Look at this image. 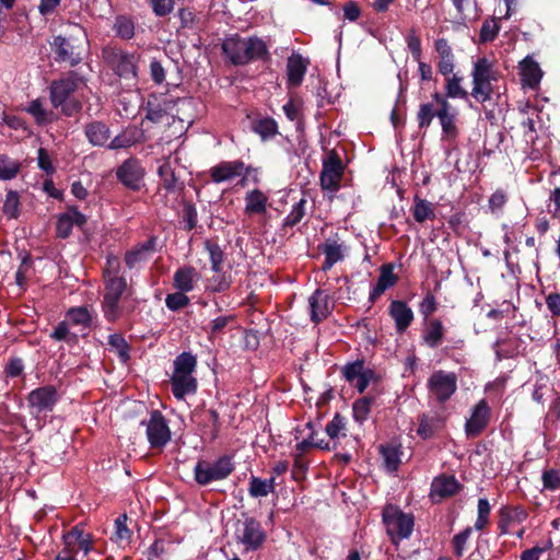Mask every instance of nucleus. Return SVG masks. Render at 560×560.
Returning <instances> with one entry per match:
<instances>
[{
    "label": "nucleus",
    "instance_id": "nucleus-41",
    "mask_svg": "<svg viewBox=\"0 0 560 560\" xmlns=\"http://www.w3.org/2000/svg\"><path fill=\"white\" fill-rule=\"evenodd\" d=\"M197 368V358L191 352H182L174 360L173 374H192Z\"/></svg>",
    "mask_w": 560,
    "mask_h": 560
},
{
    "label": "nucleus",
    "instance_id": "nucleus-29",
    "mask_svg": "<svg viewBox=\"0 0 560 560\" xmlns=\"http://www.w3.org/2000/svg\"><path fill=\"white\" fill-rule=\"evenodd\" d=\"M435 50L439 54L440 61L438 63L439 72L447 77L454 71L455 57L446 38H439L435 40Z\"/></svg>",
    "mask_w": 560,
    "mask_h": 560
},
{
    "label": "nucleus",
    "instance_id": "nucleus-1",
    "mask_svg": "<svg viewBox=\"0 0 560 560\" xmlns=\"http://www.w3.org/2000/svg\"><path fill=\"white\" fill-rule=\"evenodd\" d=\"M54 60L73 68L80 65L89 52L90 42L85 28L78 24H69L67 30L54 36L50 42Z\"/></svg>",
    "mask_w": 560,
    "mask_h": 560
},
{
    "label": "nucleus",
    "instance_id": "nucleus-61",
    "mask_svg": "<svg viewBox=\"0 0 560 560\" xmlns=\"http://www.w3.org/2000/svg\"><path fill=\"white\" fill-rule=\"evenodd\" d=\"M72 223L70 221V213H61L56 223V235L59 238H68L72 232Z\"/></svg>",
    "mask_w": 560,
    "mask_h": 560
},
{
    "label": "nucleus",
    "instance_id": "nucleus-9",
    "mask_svg": "<svg viewBox=\"0 0 560 560\" xmlns=\"http://www.w3.org/2000/svg\"><path fill=\"white\" fill-rule=\"evenodd\" d=\"M345 174V165L337 151L331 150L323 160L319 184L324 191L337 192Z\"/></svg>",
    "mask_w": 560,
    "mask_h": 560
},
{
    "label": "nucleus",
    "instance_id": "nucleus-34",
    "mask_svg": "<svg viewBox=\"0 0 560 560\" xmlns=\"http://www.w3.org/2000/svg\"><path fill=\"white\" fill-rule=\"evenodd\" d=\"M115 35L122 40H130L135 37L136 24L133 19L127 14H119L113 24Z\"/></svg>",
    "mask_w": 560,
    "mask_h": 560
},
{
    "label": "nucleus",
    "instance_id": "nucleus-53",
    "mask_svg": "<svg viewBox=\"0 0 560 560\" xmlns=\"http://www.w3.org/2000/svg\"><path fill=\"white\" fill-rule=\"evenodd\" d=\"M187 292L178 291L174 293H170L165 298V305L172 312H178L184 307L188 306L190 303L189 296L186 295Z\"/></svg>",
    "mask_w": 560,
    "mask_h": 560
},
{
    "label": "nucleus",
    "instance_id": "nucleus-42",
    "mask_svg": "<svg viewBox=\"0 0 560 560\" xmlns=\"http://www.w3.org/2000/svg\"><path fill=\"white\" fill-rule=\"evenodd\" d=\"M84 533L83 524H77L73 526L70 530L63 533L62 535V541H63V549L61 550V553H77V545L80 538H82V534Z\"/></svg>",
    "mask_w": 560,
    "mask_h": 560
},
{
    "label": "nucleus",
    "instance_id": "nucleus-6",
    "mask_svg": "<svg viewBox=\"0 0 560 560\" xmlns=\"http://www.w3.org/2000/svg\"><path fill=\"white\" fill-rule=\"evenodd\" d=\"M382 518L386 533L394 545L410 537L415 526L412 514L402 512L396 505L387 504L383 509Z\"/></svg>",
    "mask_w": 560,
    "mask_h": 560
},
{
    "label": "nucleus",
    "instance_id": "nucleus-23",
    "mask_svg": "<svg viewBox=\"0 0 560 560\" xmlns=\"http://www.w3.org/2000/svg\"><path fill=\"white\" fill-rule=\"evenodd\" d=\"M308 61L300 54H292L287 60L288 86L298 88L302 84L307 71Z\"/></svg>",
    "mask_w": 560,
    "mask_h": 560
},
{
    "label": "nucleus",
    "instance_id": "nucleus-20",
    "mask_svg": "<svg viewBox=\"0 0 560 560\" xmlns=\"http://www.w3.org/2000/svg\"><path fill=\"white\" fill-rule=\"evenodd\" d=\"M158 236L151 235L149 238L132 249L127 250L124 257L125 264L129 269H133L140 262L147 261L151 254L156 250Z\"/></svg>",
    "mask_w": 560,
    "mask_h": 560
},
{
    "label": "nucleus",
    "instance_id": "nucleus-43",
    "mask_svg": "<svg viewBox=\"0 0 560 560\" xmlns=\"http://www.w3.org/2000/svg\"><path fill=\"white\" fill-rule=\"evenodd\" d=\"M445 78V94H443L445 100L448 101V98H462L466 101L468 98V92L460 85L463 79L457 74H453L452 77L447 75Z\"/></svg>",
    "mask_w": 560,
    "mask_h": 560
},
{
    "label": "nucleus",
    "instance_id": "nucleus-52",
    "mask_svg": "<svg viewBox=\"0 0 560 560\" xmlns=\"http://www.w3.org/2000/svg\"><path fill=\"white\" fill-rule=\"evenodd\" d=\"M499 31L500 25L495 19L485 20L479 32V43L486 44L493 42L498 36Z\"/></svg>",
    "mask_w": 560,
    "mask_h": 560
},
{
    "label": "nucleus",
    "instance_id": "nucleus-21",
    "mask_svg": "<svg viewBox=\"0 0 560 560\" xmlns=\"http://www.w3.org/2000/svg\"><path fill=\"white\" fill-rule=\"evenodd\" d=\"M318 250L325 255L322 270L328 271L335 264L343 260L346 246L340 244L337 238L328 237L324 243L318 245Z\"/></svg>",
    "mask_w": 560,
    "mask_h": 560
},
{
    "label": "nucleus",
    "instance_id": "nucleus-17",
    "mask_svg": "<svg viewBox=\"0 0 560 560\" xmlns=\"http://www.w3.org/2000/svg\"><path fill=\"white\" fill-rule=\"evenodd\" d=\"M245 163L242 160L222 161L210 168V177L213 183L220 184L235 177L246 175Z\"/></svg>",
    "mask_w": 560,
    "mask_h": 560
},
{
    "label": "nucleus",
    "instance_id": "nucleus-18",
    "mask_svg": "<svg viewBox=\"0 0 560 560\" xmlns=\"http://www.w3.org/2000/svg\"><path fill=\"white\" fill-rule=\"evenodd\" d=\"M447 329L441 318H431L423 320L421 331V343L430 349L439 348L446 336Z\"/></svg>",
    "mask_w": 560,
    "mask_h": 560
},
{
    "label": "nucleus",
    "instance_id": "nucleus-25",
    "mask_svg": "<svg viewBox=\"0 0 560 560\" xmlns=\"http://www.w3.org/2000/svg\"><path fill=\"white\" fill-rule=\"evenodd\" d=\"M158 176L161 180V186L168 194H174L177 190L184 188V184L179 182L178 176L175 173V168L172 166L170 159H164L156 170Z\"/></svg>",
    "mask_w": 560,
    "mask_h": 560
},
{
    "label": "nucleus",
    "instance_id": "nucleus-24",
    "mask_svg": "<svg viewBox=\"0 0 560 560\" xmlns=\"http://www.w3.org/2000/svg\"><path fill=\"white\" fill-rule=\"evenodd\" d=\"M520 75L522 84L534 90L541 81L542 71L538 62H536L533 57L526 56L520 62Z\"/></svg>",
    "mask_w": 560,
    "mask_h": 560
},
{
    "label": "nucleus",
    "instance_id": "nucleus-3",
    "mask_svg": "<svg viewBox=\"0 0 560 560\" xmlns=\"http://www.w3.org/2000/svg\"><path fill=\"white\" fill-rule=\"evenodd\" d=\"M79 75L75 71H69L49 85V100L55 108H60L62 115L72 117L82 110V102L73 94L79 86Z\"/></svg>",
    "mask_w": 560,
    "mask_h": 560
},
{
    "label": "nucleus",
    "instance_id": "nucleus-57",
    "mask_svg": "<svg viewBox=\"0 0 560 560\" xmlns=\"http://www.w3.org/2000/svg\"><path fill=\"white\" fill-rule=\"evenodd\" d=\"M182 219L186 223V231H191L197 226L198 212L196 206L191 201H183Z\"/></svg>",
    "mask_w": 560,
    "mask_h": 560
},
{
    "label": "nucleus",
    "instance_id": "nucleus-38",
    "mask_svg": "<svg viewBox=\"0 0 560 560\" xmlns=\"http://www.w3.org/2000/svg\"><path fill=\"white\" fill-rule=\"evenodd\" d=\"M412 215L418 223H423L427 220L434 219L435 212L430 201L416 195L413 199Z\"/></svg>",
    "mask_w": 560,
    "mask_h": 560
},
{
    "label": "nucleus",
    "instance_id": "nucleus-7",
    "mask_svg": "<svg viewBox=\"0 0 560 560\" xmlns=\"http://www.w3.org/2000/svg\"><path fill=\"white\" fill-rule=\"evenodd\" d=\"M234 469L233 456L222 455L214 462L198 460L194 467V477L199 486H208L213 481L226 479Z\"/></svg>",
    "mask_w": 560,
    "mask_h": 560
},
{
    "label": "nucleus",
    "instance_id": "nucleus-27",
    "mask_svg": "<svg viewBox=\"0 0 560 560\" xmlns=\"http://www.w3.org/2000/svg\"><path fill=\"white\" fill-rule=\"evenodd\" d=\"M84 135L94 147H107L110 139L109 127L101 120H94L84 126Z\"/></svg>",
    "mask_w": 560,
    "mask_h": 560
},
{
    "label": "nucleus",
    "instance_id": "nucleus-47",
    "mask_svg": "<svg viewBox=\"0 0 560 560\" xmlns=\"http://www.w3.org/2000/svg\"><path fill=\"white\" fill-rule=\"evenodd\" d=\"M472 79H482V80H494L497 81L495 71L493 70L492 62L486 58H478L474 65L472 69Z\"/></svg>",
    "mask_w": 560,
    "mask_h": 560
},
{
    "label": "nucleus",
    "instance_id": "nucleus-50",
    "mask_svg": "<svg viewBox=\"0 0 560 560\" xmlns=\"http://www.w3.org/2000/svg\"><path fill=\"white\" fill-rule=\"evenodd\" d=\"M3 214L9 219H16L20 215V196L15 190H9L2 207Z\"/></svg>",
    "mask_w": 560,
    "mask_h": 560
},
{
    "label": "nucleus",
    "instance_id": "nucleus-15",
    "mask_svg": "<svg viewBox=\"0 0 560 560\" xmlns=\"http://www.w3.org/2000/svg\"><path fill=\"white\" fill-rule=\"evenodd\" d=\"M491 409L486 399L479 400L472 408L470 418L466 421L465 432L468 438H476L487 428Z\"/></svg>",
    "mask_w": 560,
    "mask_h": 560
},
{
    "label": "nucleus",
    "instance_id": "nucleus-58",
    "mask_svg": "<svg viewBox=\"0 0 560 560\" xmlns=\"http://www.w3.org/2000/svg\"><path fill=\"white\" fill-rule=\"evenodd\" d=\"M472 534V527L467 526L465 529L456 534L452 539V545L454 549V555L457 558H462L464 556V551L466 548V544Z\"/></svg>",
    "mask_w": 560,
    "mask_h": 560
},
{
    "label": "nucleus",
    "instance_id": "nucleus-31",
    "mask_svg": "<svg viewBox=\"0 0 560 560\" xmlns=\"http://www.w3.org/2000/svg\"><path fill=\"white\" fill-rule=\"evenodd\" d=\"M444 427V419L439 415L423 413L419 418L417 434L422 440H429Z\"/></svg>",
    "mask_w": 560,
    "mask_h": 560
},
{
    "label": "nucleus",
    "instance_id": "nucleus-59",
    "mask_svg": "<svg viewBox=\"0 0 560 560\" xmlns=\"http://www.w3.org/2000/svg\"><path fill=\"white\" fill-rule=\"evenodd\" d=\"M542 486L546 490L556 491L560 489V470L545 469L541 475Z\"/></svg>",
    "mask_w": 560,
    "mask_h": 560
},
{
    "label": "nucleus",
    "instance_id": "nucleus-45",
    "mask_svg": "<svg viewBox=\"0 0 560 560\" xmlns=\"http://www.w3.org/2000/svg\"><path fill=\"white\" fill-rule=\"evenodd\" d=\"M49 337L55 341H65L68 345H75L79 341L78 335L70 331L69 322L67 319L57 324Z\"/></svg>",
    "mask_w": 560,
    "mask_h": 560
},
{
    "label": "nucleus",
    "instance_id": "nucleus-13",
    "mask_svg": "<svg viewBox=\"0 0 560 560\" xmlns=\"http://www.w3.org/2000/svg\"><path fill=\"white\" fill-rule=\"evenodd\" d=\"M59 399L58 392L52 385H45L31 390L27 395V401L35 412L42 413L52 411Z\"/></svg>",
    "mask_w": 560,
    "mask_h": 560
},
{
    "label": "nucleus",
    "instance_id": "nucleus-26",
    "mask_svg": "<svg viewBox=\"0 0 560 560\" xmlns=\"http://www.w3.org/2000/svg\"><path fill=\"white\" fill-rule=\"evenodd\" d=\"M171 387L174 397L182 400L187 395H191L197 392L198 382L192 374H172Z\"/></svg>",
    "mask_w": 560,
    "mask_h": 560
},
{
    "label": "nucleus",
    "instance_id": "nucleus-37",
    "mask_svg": "<svg viewBox=\"0 0 560 560\" xmlns=\"http://www.w3.org/2000/svg\"><path fill=\"white\" fill-rule=\"evenodd\" d=\"M380 453L384 459L385 468L390 472L397 471L401 464L400 446L399 445L396 446V445H392V444H386V445L382 444V445H380Z\"/></svg>",
    "mask_w": 560,
    "mask_h": 560
},
{
    "label": "nucleus",
    "instance_id": "nucleus-54",
    "mask_svg": "<svg viewBox=\"0 0 560 560\" xmlns=\"http://www.w3.org/2000/svg\"><path fill=\"white\" fill-rule=\"evenodd\" d=\"M305 206L306 199L302 198L299 202H296L290 213L284 218L283 226L293 228L299 224L302 219L305 217Z\"/></svg>",
    "mask_w": 560,
    "mask_h": 560
},
{
    "label": "nucleus",
    "instance_id": "nucleus-40",
    "mask_svg": "<svg viewBox=\"0 0 560 560\" xmlns=\"http://www.w3.org/2000/svg\"><path fill=\"white\" fill-rule=\"evenodd\" d=\"M108 345L110 351L116 353L121 363H127L130 360V345L121 334L109 335Z\"/></svg>",
    "mask_w": 560,
    "mask_h": 560
},
{
    "label": "nucleus",
    "instance_id": "nucleus-44",
    "mask_svg": "<svg viewBox=\"0 0 560 560\" xmlns=\"http://www.w3.org/2000/svg\"><path fill=\"white\" fill-rule=\"evenodd\" d=\"M493 80L472 79L471 96L479 103L489 101L493 94Z\"/></svg>",
    "mask_w": 560,
    "mask_h": 560
},
{
    "label": "nucleus",
    "instance_id": "nucleus-19",
    "mask_svg": "<svg viewBox=\"0 0 560 560\" xmlns=\"http://www.w3.org/2000/svg\"><path fill=\"white\" fill-rule=\"evenodd\" d=\"M388 314L394 320L398 334H404L415 319L413 311L402 300H393L388 307Z\"/></svg>",
    "mask_w": 560,
    "mask_h": 560
},
{
    "label": "nucleus",
    "instance_id": "nucleus-8",
    "mask_svg": "<svg viewBox=\"0 0 560 560\" xmlns=\"http://www.w3.org/2000/svg\"><path fill=\"white\" fill-rule=\"evenodd\" d=\"M141 425L145 427L147 439L152 450L162 451L172 439L168 421L158 409L151 410L149 420H142Z\"/></svg>",
    "mask_w": 560,
    "mask_h": 560
},
{
    "label": "nucleus",
    "instance_id": "nucleus-16",
    "mask_svg": "<svg viewBox=\"0 0 560 560\" xmlns=\"http://www.w3.org/2000/svg\"><path fill=\"white\" fill-rule=\"evenodd\" d=\"M237 538L240 542L246 546L247 550H257L264 545L266 534L255 517L246 516L242 534Z\"/></svg>",
    "mask_w": 560,
    "mask_h": 560
},
{
    "label": "nucleus",
    "instance_id": "nucleus-4",
    "mask_svg": "<svg viewBox=\"0 0 560 560\" xmlns=\"http://www.w3.org/2000/svg\"><path fill=\"white\" fill-rule=\"evenodd\" d=\"M141 55L137 51H127L126 49L108 44L102 48V59L104 63L124 80H133L138 82V70Z\"/></svg>",
    "mask_w": 560,
    "mask_h": 560
},
{
    "label": "nucleus",
    "instance_id": "nucleus-33",
    "mask_svg": "<svg viewBox=\"0 0 560 560\" xmlns=\"http://www.w3.org/2000/svg\"><path fill=\"white\" fill-rule=\"evenodd\" d=\"M24 110L34 118L36 125L38 126H46L57 119L52 110H47L44 108L40 98L31 101Z\"/></svg>",
    "mask_w": 560,
    "mask_h": 560
},
{
    "label": "nucleus",
    "instance_id": "nucleus-51",
    "mask_svg": "<svg viewBox=\"0 0 560 560\" xmlns=\"http://www.w3.org/2000/svg\"><path fill=\"white\" fill-rule=\"evenodd\" d=\"M346 417L341 416L339 412H336L332 419L327 423L325 431L331 440H335L340 435L346 436Z\"/></svg>",
    "mask_w": 560,
    "mask_h": 560
},
{
    "label": "nucleus",
    "instance_id": "nucleus-28",
    "mask_svg": "<svg viewBox=\"0 0 560 560\" xmlns=\"http://www.w3.org/2000/svg\"><path fill=\"white\" fill-rule=\"evenodd\" d=\"M460 483L453 475H440L435 477L431 485V493L441 499L455 495L460 489Z\"/></svg>",
    "mask_w": 560,
    "mask_h": 560
},
{
    "label": "nucleus",
    "instance_id": "nucleus-48",
    "mask_svg": "<svg viewBox=\"0 0 560 560\" xmlns=\"http://www.w3.org/2000/svg\"><path fill=\"white\" fill-rule=\"evenodd\" d=\"M21 170V163L9 158L5 154H0V179L10 180L18 176Z\"/></svg>",
    "mask_w": 560,
    "mask_h": 560
},
{
    "label": "nucleus",
    "instance_id": "nucleus-60",
    "mask_svg": "<svg viewBox=\"0 0 560 560\" xmlns=\"http://www.w3.org/2000/svg\"><path fill=\"white\" fill-rule=\"evenodd\" d=\"M363 360H355L347 363L342 368V375L348 383H353L357 378L361 377L363 372Z\"/></svg>",
    "mask_w": 560,
    "mask_h": 560
},
{
    "label": "nucleus",
    "instance_id": "nucleus-62",
    "mask_svg": "<svg viewBox=\"0 0 560 560\" xmlns=\"http://www.w3.org/2000/svg\"><path fill=\"white\" fill-rule=\"evenodd\" d=\"M24 361L22 358L13 357L10 358L5 368H4V374L9 378H15L20 377L24 373Z\"/></svg>",
    "mask_w": 560,
    "mask_h": 560
},
{
    "label": "nucleus",
    "instance_id": "nucleus-11",
    "mask_svg": "<svg viewBox=\"0 0 560 560\" xmlns=\"http://www.w3.org/2000/svg\"><path fill=\"white\" fill-rule=\"evenodd\" d=\"M431 97L439 106L438 119L442 128V140L453 144L459 135L456 126L457 113L440 92L432 93Z\"/></svg>",
    "mask_w": 560,
    "mask_h": 560
},
{
    "label": "nucleus",
    "instance_id": "nucleus-2",
    "mask_svg": "<svg viewBox=\"0 0 560 560\" xmlns=\"http://www.w3.org/2000/svg\"><path fill=\"white\" fill-rule=\"evenodd\" d=\"M222 52L234 66H245L254 60H267L270 54L266 43L256 36L243 38L238 34L226 37Z\"/></svg>",
    "mask_w": 560,
    "mask_h": 560
},
{
    "label": "nucleus",
    "instance_id": "nucleus-63",
    "mask_svg": "<svg viewBox=\"0 0 560 560\" xmlns=\"http://www.w3.org/2000/svg\"><path fill=\"white\" fill-rule=\"evenodd\" d=\"M127 515L122 514L118 516L115 521V536L116 540L119 542L126 541L129 542L131 538V530L127 527Z\"/></svg>",
    "mask_w": 560,
    "mask_h": 560
},
{
    "label": "nucleus",
    "instance_id": "nucleus-55",
    "mask_svg": "<svg viewBox=\"0 0 560 560\" xmlns=\"http://www.w3.org/2000/svg\"><path fill=\"white\" fill-rule=\"evenodd\" d=\"M490 512L489 501L486 498H480L478 500V516L474 525L475 529L482 530L488 526Z\"/></svg>",
    "mask_w": 560,
    "mask_h": 560
},
{
    "label": "nucleus",
    "instance_id": "nucleus-30",
    "mask_svg": "<svg viewBox=\"0 0 560 560\" xmlns=\"http://www.w3.org/2000/svg\"><path fill=\"white\" fill-rule=\"evenodd\" d=\"M199 279L197 269L190 265L178 268L173 276V287L182 292H190Z\"/></svg>",
    "mask_w": 560,
    "mask_h": 560
},
{
    "label": "nucleus",
    "instance_id": "nucleus-14",
    "mask_svg": "<svg viewBox=\"0 0 560 560\" xmlns=\"http://www.w3.org/2000/svg\"><path fill=\"white\" fill-rule=\"evenodd\" d=\"M308 304L311 310V320L314 324H319L325 320L332 313L335 307L334 298L323 289H316L313 292L308 298Z\"/></svg>",
    "mask_w": 560,
    "mask_h": 560
},
{
    "label": "nucleus",
    "instance_id": "nucleus-10",
    "mask_svg": "<svg viewBox=\"0 0 560 560\" xmlns=\"http://www.w3.org/2000/svg\"><path fill=\"white\" fill-rule=\"evenodd\" d=\"M429 394L440 404H445L457 390V376L454 372L435 371L428 380Z\"/></svg>",
    "mask_w": 560,
    "mask_h": 560
},
{
    "label": "nucleus",
    "instance_id": "nucleus-39",
    "mask_svg": "<svg viewBox=\"0 0 560 560\" xmlns=\"http://www.w3.org/2000/svg\"><path fill=\"white\" fill-rule=\"evenodd\" d=\"M66 319L69 324L90 328L93 317L86 306L70 307L66 313Z\"/></svg>",
    "mask_w": 560,
    "mask_h": 560
},
{
    "label": "nucleus",
    "instance_id": "nucleus-5",
    "mask_svg": "<svg viewBox=\"0 0 560 560\" xmlns=\"http://www.w3.org/2000/svg\"><path fill=\"white\" fill-rule=\"evenodd\" d=\"M126 290L125 277L118 276L117 271L104 270V294L101 307L104 318L110 324L116 323L122 314L120 300Z\"/></svg>",
    "mask_w": 560,
    "mask_h": 560
},
{
    "label": "nucleus",
    "instance_id": "nucleus-64",
    "mask_svg": "<svg viewBox=\"0 0 560 560\" xmlns=\"http://www.w3.org/2000/svg\"><path fill=\"white\" fill-rule=\"evenodd\" d=\"M248 493L252 498H262L269 494L264 479L252 476L249 479Z\"/></svg>",
    "mask_w": 560,
    "mask_h": 560
},
{
    "label": "nucleus",
    "instance_id": "nucleus-22",
    "mask_svg": "<svg viewBox=\"0 0 560 560\" xmlns=\"http://www.w3.org/2000/svg\"><path fill=\"white\" fill-rule=\"evenodd\" d=\"M398 281V277L394 273L393 264H384L380 269V276L376 284L370 292L369 302L374 304L377 299L389 288L394 287Z\"/></svg>",
    "mask_w": 560,
    "mask_h": 560
},
{
    "label": "nucleus",
    "instance_id": "nucleus-49",
    "mask_svg": "<svg viewBox=\"0 0 560 560\" xmlns=\"http://www.w3.org/2000/svg\"><path fill=\"white\" fill-rule=\"evenodd\" d=\"M439 107L434 109L433 103H423L419 106L417 121L420 129L430 127L434 117H438Z\"/></svg>",
    "mask_w": 560,
    "mask_h": 560
},
{
    "label": "nucleus",
    "instance_id": "nucleus-32",
    "mask_svg": "<svg viewBox=\"0 0 560 560\" xmlns=\"http://www.w3.org/2000/svg\"><path fill=\"white\" fill-rule=\"evenodd\" d=\"M245 202L246 214H262L267 210L268 197L265 192L256 188L246 192Z\"/></svg>",
    "mask_w": 560,
    "mask_h": 560
},
{
    "label": "nucleus",
    "instance_id": "nucleus-12",
    "mask_svg": "<svg viewBox=\"0 0 560 560\" xmlns=\"http://www.w3.org/2000/svg\"><path fill=\"white\" fill-rule=\"evenodd\" d=\"M144 168L141 166V163L137 159H127L122 162L120 166L116 170L117 179L128 189L132 191L140 190L143 177H144Z\"/></svg>",
    "mask_w": 560,
    "mask_h": 560
},
{
    "label": "nucleus",
    "instance_id": "nucleus-56",
    "mask_svg": "<svg viewBox=\"0 0 560 560\" xmlns=\"http://www.w3.org/2000/svg\"><path fill=\"white\" fill-rule=\"evenodd\" d=\"M439 303L435 295L428 291L423 300L419 304V312L423 316V320L433 318L432 315L438 311Z\"/></svg>",
    "mask_w": 560,
    "mask_h": 560
},
{
    "label": "nucleus",
    "instance_id": "nucleus-46",
    "mask_svg": "<svg viewBox=\"0 0 560 560\" xmlns=\"http://www.w3.org/2000/svg\"><path fill=\"white\" fill-rule=\"evenodd\" d=\"M205 248L209 254L211 270L215 273L222 272V265L224 262V252L220 245L212 241L205 242Z\"/></svg>",
    "mask_w": 560,
    "mask_h": 560
},
{
    "label": "nucleus",
    "instance_id": "nucleus-35",
    "mask_svg": "<svg viewBox=\"0 0 560 560\" xmlns=\"http://www.w3.org/2000/svg\"><path fill=\"white\" fill-rule=\"evenodd\" d=\"M252 130L259 135L264 141L272 139L279 133L278 122L272 117H264L254 120Z\"/></svg>",
    "mask_w": 560,
    "mask_h": 560
},
{
    "label": "nucleus",
    "instance_id": "nucleus-36",
    "mask_svg": "<svg viewBox=\"0 0 560 560\" xmlns=\"http://www.w3.org/2000/svg\"><path fill=\"white\" fill-rule=\"evenodd\" d=\"M375 400V396L366 395L353 401L352 415L357 423L362 424L368 420Z\"/></svg>",
    "mask_w": 560,
    "mask_h": 560
}]
</instances>
